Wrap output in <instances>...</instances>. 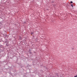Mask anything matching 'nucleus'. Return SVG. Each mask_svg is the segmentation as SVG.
<instances>
[{"label":"nucleus","instance_id":"obj_1","mask_svg":"<svg viewBox=\"0 0 77 77\" xmlns=\"http://www.w3.org/2000/svg\"><path fill=\"white\" fill-rule=\"evenodd\" d=\"M73 2L72 1L70 2V3H72Z\"/></svg>","mask_w":77,"mask_h":77},{"label":"nucleus","instance_id":"obj_2","mask_svg":"<svg viewBox=\"0 0 77 77\" xmlns=\"http://www.w3.org/2000/svg\"><path fill=\"white\" fill-rule=\"evenodd\" d=\"M77 77V75H75V76H74V77Z\"/></svg>","mask_w":77,"mask_h":77},{"label":"nucleus","instance_id":"obj_3","mask_svg":"<svg viewBox=\"0 0 77 77\" xmlns=\"http://www.w3.org/2000/svg\"><path fill=\"white\" fill-rule=\"evenodd\" d=\"M71 6H72V7H73V5H72Z\"/></svg>","mask_w":77,"mask_h":77},{"label":"nucleus","instance_id":"obj_4","mask_svg":"<svg viewBox=\"0 0 77 77\" xmlns=\"http://www.w3.org/2000/svg\"><path fill=\"white\" fill-rule=\"evenodd\" d=\"M31 35H33V32H32V33H31Z\"/></svg>","mask_w":77,"mask_h":77}]
</instances>
